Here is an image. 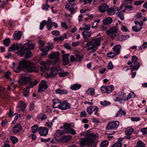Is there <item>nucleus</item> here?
I'll return each mask as SVG.
<instances>
[{
    "mask_svg": "<svg viewBox=\"0 0 147 147\" xmlns=\"http://www.w3.org/2000/svg\"><path fill=\"white\" fill-rule=\"evenodd\" d=\"M117 14L121 20H124V18L123 14L122 13V11H120L117 13Z\"/></svg>",
    "mask_w": 147,
    "mask_h": 147,
    "instance_id": "6e6d98bb",
    "label": "nucleus"
},
{
    "mask_svg": "<svg viewBox=\"0 0 147 147\" xmlns=\"http://www.w3.org/2000/svg\"><path fill=\"white\" fill-rule=\"evenodd\" d=\"M38 83L36 80L34 82H31L30 83L29 86H27L24 89L23 95L25 97H28L29 94L30 88H32L34 86H36Z\"/></svg>",
    "mask_w": 147,
    "mask_h": 147,
    "instance_id": "6e6552de",
    "label": "nucleus"
},
{
    "mask_svg": "<svg viewBox=\"0 0 147 147\" xmlns=\"http://www.w3.org/2000/svg\"><path fill=\"white\" fill-rule=\"evenodd\" d=\"M63 134V132L59 130H57L54 134V138L55 140L58 141H60V137Z\"/></svg>",
    "mask_w": 147,
    "mask_h": 147,
    "instance_id": "a878e982",
    "label": "nucleus"
},
{
    "mask_svg": "<svg viewBox=\"0 0 147 147\" xmlns=\"http://www.w3.org/2000/svg\"><path fill=\"white\" fill-rule=\"evenodd\" d=\"M48 88L47 82L44 80H42L39 85L38 91L42 92Z\"/></svg>",
    "mask_w": 147,
    "mask_h": 147,
    "instance_id": "a211bd4d",
    "label": "nucleus"
},
{
    "mask_svg": "<svg viewBox=\"0 0 147 147\" xmlns=\"http://www.w3.org/2000/svg\"><path fill=\"white\" fill-rule=\"evenodd\" d=\"M109 142L107 140H104L102 141L100 144L101 147H107Z\"/></svg>",
    "mask_w": 147,
    "mask_h": 147,
    "instance_id": "49530a36",
    "label": "nucleus"
},
{
    "mask_svg": "<svg viewBox=\"0 0 147 147\" xmlns=\"http://www.w3.org/2000/svg\"><path fill=\"white\" fill-rule=\"evenodd\" d=\"M98 137L97 134L93 133L88 134L87 136L80 138L79 140V144L81 147L85 146L92 147L94 144V140Z\"/></svg>",
    "mask_w": 147,
    "mask_h": 147,
    "instance_id": "f03ea898",
    "label": "nucleus"
},
{
    "mask_svg": "<svg viewBox=\"0 0 147 147\" xmlns=\"http://www.w3.org/2000/svg\"><path fill=\"white\" fill-rule=\"evenodd\" d=\"M102 37H100L93 39L88 42L86 44V46L88 47V50L92 49L91 53H93L96 51L98 47L100 45L101 41L103 40Z\"/></svg>",
    "mask_w": 147,
    "mask_h": 147,
    "instance_id": "20e7f679",
    "label": "nucleus"
},
{
    "mask_svg": "<svg viewBox=\"0 0 147 147\" xmlns=\"http://www.w3.org/2000/svg\"><path fill=\"white\" fill-rule=\"evenodd\" d=\"M113 19L110 17L106 18L103 20V23L104 25H109L111 24Z\"/></svg>",
    "mask_w": 147,
    "mask_h": 147,
    "instance_id": "7c9ffc66",
    "label": "nucleus"
},
{
    "mask_svg": "<svg viewBox=\"0 0 147 147\" xmlns=\"http://www.w3.org/2000/svg\"><path fill=\"white\" fill-rule=\"evenodd\" d=\"M48 129L45 127H40L38 129V132L40 135L42 136H46L48 132Z\"/></svg>",
    "mask_w": 147,
    "mask_h": 147,
    "instance_id": "412c9836",
    "label": "nucleus"
},
{
    "mask_svg": "<svg viewBox=\"0 0 147 147\" xmlns=\"http://www.w3.org/2000/svg\"><path fill=\"white\" fill-rule=\"evenodd\" d=\"M45 125L47 127L50 128L53 126V123L52 122H47L46 123Z\"/></svg>",
    "mask_w": 147,
    "mask_h": 147,
    "instance_id": "338daca9",
    "label": "nucleus"
},
{
    "mask_svg": "<svg viewBox=\"0 0 147 147\" xmlns=\"http://www.w3.org/2000/svg\"><path fill=\"white\" fill-rule=\"evenodd\" d=\"M30 77L26 76H22L19 80V83L22 85H26L30 80Z\"/></svg>",
    "mask_w": 147,
    "mask_h": 147,
    "instance_id": "f3484780",
    "label": "nucleus"
},
{
    "mask_svg": "<svg viewBox=\"0 0 147 147\" xmlns=\"http://www.w3.org/2000/svg\"><path fill=\"white\" fill-rule=\"evenodd\" d=\"M13 69L16 73H19L20 70L24 68L26 69L28 72H32L35 70V65L30 61L22 59L20 62L19 65L16 67H13Z\"/></svg>",
    "mask_w": 147,
    "mask_h": 147,
    "instance_id": "f257e3e1",
    "label": "nucleus"
},
{
    "mask_svg": "<svg viewBox=\"0 0 147 147\" xmlns=\"http://www.w3.org/2000/svg\"><path fill=\"white\" fill-rule=\"evenodd\" d=\"M19 47V46L18 44H13L9 48V51L11 52L18 49Z\"/></svg>",
    "mask_w": 147,
    "mask_h": 147,
    "instance_id": "4c0bfd02",
    "label": "nucleus"
},
{
    "mask_svg": "<svg viewBox=\"0 0 147 147\" xmlns=\"http://www.w3.org/2000/svg\"><path fill=\"white\" fill-rule=\"evenodd\" d=\"M22 34V31H18L17 32L16 31L13 35V38L14 39L20 40L21 38Z\"/></svg>",
    "mask_w": 147,
    "mask_h": 147,
    "instance_id": "cd10ccee",
    "label": "nucleus"
},
{
    "mask_svg": "<svg viewBox=\"0 0 147 147\" xmlns=\"http://www.w3.org/2000/svg\"><path fill=\"white\" fill-rule=\"evenodd\" d=\"M71 105L66 101L61 102L59 109L63 110L69 109L71 107Z\"/></svg>",
    "mask_w": 147,
    "mask_h": 147,
    "instance_id": "6ab92c4d",
    "label": "nucleus"
},
{
    "mask_svg": "<svg viewBox=\"0 0 147 147\" xmlns=\"http://www.w3.org/2000/svg\"><path fill=\"white\" fill-rule=\"evenodd\" d=\"M82 26V27H80L79 29L80 30L85 31L86 30L88 31L89 30L90 28V24H83Z\"/></svg>",
    "mask_w": 147,
    "mask_h": 147,
    "instance_id": "c9c22d12",
    "label": "nucleus"
},
{
    "mask_svg": "<svg viewBox=\"0 0 147 147\" xmlns=\"http://www.w3.org/2000/svg\"><path fill=\"white\" fill-rule=\"evenodd\" d=\"M38 130V127L36 125H34L32 127V132L33 133H36Z\"/></svg>",
    "mask_w": 147,
    "mask_h": 147,
    "instance_id": "de8ad7c7",
    "label": "nucleus"
},
{
    "mask_svg": "<svg viewBox=\"0 0 147 147\" xmlns=\"http://www.w3.org/2000/svg\"><path fill=\"white\" fill-rule=\"evenodd\" d=\"M134 22L136 24L135 26H133L132 27L133 31L135 32H138L142 28L143 25L142 22H139L138 21H135Z\"/></svg>",
    "mask_w": 147,
    "mask_h": 147,
    "instance_id": "2eb2a0df",
    "label": "nucleus"
},
{
    "mask_svg": "<svg viewBox=\"0 0 147 147\" xmlns=\"http://www.w3.org/2000/svg\"><path fill=\"white\" fill-rule=\"evenodd\" d=\"M51 34L53 35L56 36L59 35L60 32L58 30H55L51 32Z\"/></svg>",
    "mask_w": 147,
    "mask_h": 147,
    "instance_id": "680f3d73",
    "label": "nucleus"
},
{
    "mask_svg": "<svg viewBox=\"0 0 147 147\" xmlns=\"http://www.w3.org/2000/svg\"><path fill=\"white\" fill-rule=\"evenodd\" d=\"M114 87L113 85L107 86L104 85L100 88V89L102 91L108 94L111 93L114 90Z\"/></svg>",
    "mask_w": 147,
    "mask_h": 147,
    "instance_id": "4468645a",
    "label": "nucleus"
},
{
    "mask_svg": "<svg viewBox=\"0 0 147 147\" xmlns=\"http://www.w3.org/2000/svg\"><path fill=\"white\" fill-rule=\"evenodd\" d=\"M64 129L65 133L67 134L70 133L73 135L76 134V131L72 128L71 124L65 123L64 125Z\"/></svg>",
    "mask_w": 147,
    "mask_h": 147,
    "instance_id": "9d476101",
    "label": "nucleus"
},
{
    "mask_svg": "<svg viewBox=\"0 0 147 147\" xmlns=\"http://www.w3.org/2000/svg\"><path fill=\"white\" fill-rule=\"evenodd\" d=\"M38 43L40 45L39 49L42 52L41 54L42 56L46 55H47L48 51L49 49L47 46L44 47V44L41 40H39Z\"/></svg>",
    "mask_w": 147,
    "mask_h": 147,
    "instance_id": "9b49d317",
    "label": "nucleus"
},
{
    "mask_svg": "<svg viewBox=\"0 0 147 147\" xmlns=\"http://www.w3.org/2000/svg\"><path fill=\"white\" fill-rule=\"evenodd\" d=\"M117 55L115 54V53H114L113 52H110L108 53L107 54V56L110 58H114L115 55Z\"/></svg>",
    "mask_w": 147,
    "mask_h": 147,
    "instance_id": "5fc2aeb1",
    "label": "nucleus"
},
{
    "mask_svg": "<svg viewBox=\"0 0 147 147\" xmlns=\"http://www.w3.org/2000/svg\"><path fill=\"white\" fill-rule=\"evenodd\" d=\"M71 137L70 136H63L61 138L60 141L62 142H66L71 140Z\"/></svg>",
    "mask_w": 147,
    "mask_h": 147,
    "instance_id": "473e14b6",
    "label": "nucleus"
},
{
    "mask_svg": "<svg viewBox=\"0 0 147 147\" xmlns=\"http://www.w3.org/2000/svg\"><path fill=\"white\" fill-rule=\"evenodd\" d=\"M134 131V129L131 127H128L125 131V133L127 136L130 135Z\"/></svg>",
    "mask_w": 147,
    "mask_h": 147,
    "instance_id": "a19ab883",
    "label": "nucleus"
},
{
    "mask_svg": "<svg viewBox=\"0 0 147 147\" xmlns=\"http://www.w3.org/2000/svg\"><path fill=\"white\" fill-rule=\"evenodd\" d=\"M22 127L20 125L17 124L14 126L12 128V132L14 134H17L21 132Z\"/></svg>",
    "mask_w": 147,
    "mask_h": 147,
    "instance_id": "b1692460",
    "label": "nucleus"
},
{
    "mask_svg": "<svg viewBox=\"0 0 147 147\" xmlns=\"http://www.w3.org/2000/svg\"><path fill=\"white\" fill-rule=\"evenodd\" d=\"M131 119L133 121H138L140 120V118L138 117H131Z\"/></svg>",
    "mask_w": 147,
    "mask_h": 147,
    "instance_id": "0e129e2a",
    "label": "nucleus"
},
{
    "mask_svg": "<svg viewBox=\"0 0 147 147\" xmlns=\"http://www.w3.org/2000/svg\"><path fill=\"white\" fill-rule=\"evenodd\" d=\"M95 89L92 88H89L86 91L87 94L91 96H93L95 94Z\"/></svg>",
    "mask_w": 147,
    "mask_h": 147,
    "instance_id": "72a5a7b5",
    "label": "nucleus"
},
{
    "mask_svg": "<svg viewBox=\"0 0 147 147\" xmlns=\"http://www.w3.org/2000/svg\"><path fill=\"white\" fill-rule=\"evenodd\" d=\"M10 139L13 144H15L18 142V138L15 136H11Z\"/></svg>",
    "mask_w": 147,
    "mask_h": 147,
    "instance_id": "a18cd8bd",
    "label": "nucleus"
},
{
    "mask_svg": "<svg viewBox=\"0 0 147 147\" xmlns=\"http://www.w3.org/2000/svg\"><path fill=\"white\" fill-rule=\"evenodd\" d=\"M117 29L115 27L111 28L109 30L106 31V34L109 36L113 38L117 36Z\"/></svg>",
    "mask_w": 147,
    "mask_h": 147,
    "instance_id": "ddd939ff",
    "label": "nucleus"
},
{
    "mask_svg": "<svg viewBox=\"0 0 147 147\" xmlns=\"http://www.w3.org/2000/svg\"><path fill=\"white\" fill-rule=\"evenodd\" d=\"M129 37L130 36L129 35H121L118 36L117 35L115 37V39L117 41L122 42L129 38Z\"/></svg>",
    "mask_w": 147,
    "mask_h": 147,
    "instance_id": "5701e85b",
    "label": "nucleus"
},
{
    "mask_svg": "<svg viewBox=\"0 0 147 147\" xmlns=\"http://www.w3.org/2000/svg\"><path fill=\"white\" fill-rule=\"evenodd\" d=\"M144 2L143 1H135L134 3V5H135L139 6L141 5Z\"/></svg>",
    "mask_w": 147,
    "mask_h": 147,
    "instance_id": "052dcab7",
    "label": "nucleus"
},
{
    "mask_svg": "<svg viewBox=\"0 0 147 147\" xmlns=\"http://www.w3.org/2000/svg\"><path fill=\"white\" fill-rule=\"evenodd\" d=\"M34 45L33 43H26L24 46L17 51V53L21 57H23L25 55L26 58H29L31 56L30 50L34 49Z\"/></svg>",
    "mask_w": 147,
    "mask_h": 147,
    "instance_id": "7ed1b4c3",
    "label": "nucleus"
},
{
    "mask_svg": "<svg viewBox=\"0 0 147 147\" xmlns=\"http://www.w3.org/2000/svg\"><path fill=\"white\" fill-rule=\"evenodd\" d=\"M51 73L50 74L51 76H54L58 74L60 77H65L69 74V73L64 71L60 69L59 67H52L51 69Z\"/></svg>",
    "mask_w": 147,
    "mask_h": 147,
    "instance_id": "39448f33",
    "label": "nucleus"
},
{
    "mask_svg": "<svg viewBox=\"0 0 147 147\" xmlns=\"http://www.w3.org/2000/svg\"><path fill=\"white\" fill-rule=\"evenodd\" d=\"M91 32L86 31V30L82 32V35L84 37V40L86 41L91 35Z\"/></svg>",
    "mask_w": 147,
    "mask_h": 147,
    "instance_id": "bb28decb",
    "label": "nucleus"
},
{
    "mask_svg": "<svg viewBox=\"0 0 147 147\" xmlns=\"http://www.w3.org/2000/svg\"><path fill=\"white\" fill-rule=\"evenodd\" d=\"M91 106V110L92 111V113L93 112H95L94 114L96 115H97V112L98 110V107L96 106Z\"/></svg>",
    "mask_w": 147,
    "mask_h": 147,
    "instance_id": "c03bdc74",
    "label": "nucleus"
},
{
    "mask_svg": "<svg viewBox=\"0 0 147 147\" xmlns=\"http://www.w3.org/2000/svg\"><path fill=\"white\" fill-rule=\"evenodd\" d=\"M121 29L122 31L124 32H127L128 30V28L125 26H122L121 27Z\"/></svg>",
    "mask_w": 147,
    "mask_h": 147,
    "instance_id": "69168bd1",
    "label": "nucleus"
},
{
    "mask_svg": "<svg viewBox=\"0 0 147 147\" xmlns=\"http://www.w3.org/2000/svg\"><path fill=\"white\" fill-rule=\"evenodd\" d=\"M124 97H122L121 96H114L113 99L115 101L118 102H121L122 100H124Z\"/></svg>",
    "mask_w": 147,
    "mask_h": 147,
    "instance_id": "79ce46f5",
    "label": "nucleus"
},
{
    "mask_svg": "<svg viewBox=\"0 0 147 147\" xmlns=\"http://www.w3.org/2000/svg\"><path fill=\"white\" fill-rule=\"evenodd\" d=\"M70 55L69 53L62 55V63L64 65H68L69 63V57Z\"/></svg>",
    "mask_w": 147,
    "mask_h": 147,
    "instance_id": "aec40b11",
    "label": "nucleus"
},
{
    "mask_svg": "<svg viewBox=\"0 0 147 147\" xmlns=\"http://www.w3.org/2000/svg\"><path fill=\"white\" fill-rule=\"evenodd\" d=\"M10 41L9 38H7L3 41V43L6 47L9 46L10 43Z\"/></svg>",
    "mask_w": 147,
    "mask_h": 147,
    "instance_id": "864d4df0",
    "label": "nucleus"
},
{
    "mask_svg": "<svg viewBox=\"0 0 147 147\" xmlns=\"http://www.w3.org/2000/svg\"><path fill=\"white\" fill-rule=\"evenodd\" d=\"M35 105L34 103L33 102H31L30 106L29 109L30 110H33L35 108Z\"/></svg>",
    "mask_w": 147,
    "mask_h": 147,
    "instance_id": "774afa93",
    "label": "nucleus"
},
{
    "mask_svg": "<svg viewBox=\"0 0 147 147\" xmlns=\"http://www.w3.org/2000/svg\"><path fill=\"white\" fill-rule=\"evenodd\" d=\"M65 38H67V34L66 33L64 34L63 35L59 37H56L54 38L53 40L55 41H62Z\"/></svg>",
    "mask_w": 147,
    "mask_h": 147,
    "instance_id": "2f4dec72",
    "label": "nucleus"
},
{
    "mask_svg": "<svg viewBox=\"0 0 147 147\" xmlns=\"http://www.w3.org/2000/svg\"><path fill=\"white\" fill-rule=\"evenodd\" d=\"M53 107L54 108H59V106H60L61 102L59 99L56 98L53 99Z\"/></svg>",
    "mask_w": 147,
    "mask_h": 147,
    "instance_id": "c85d7f7f",
    "label": "nucleus"
},
{
    "mask_svg": "<svg viewBox=\"0 0 147 147\" xmlns=\"http://www.w3.org/2000/svg\"><path fill=\"white\" fill-rule=\"evenodd\" d=\"M55 92L57 94H66L68 93V91L65 89L60 90L59 89H57L56 90Z\"/></svg>",
    "mask_w": 147,
    "mask_h": 147,
    "instance_id": "ea45409f",
    "label": "nucleus"
},
{
    "mask_svg": "<svg viewBox=\"0 0 147 147\" xmlns=\"http://www.w3.org/2000/svg\"><path fill=\"white\" fill-rule=\"evenodd\" d=\"M59 53L58 52H52L49 55V58L53 59L52 64L54 65H59L61 62V60L59 58Z\"/></svg>",
    "mask_w": 147,
    "mask_h": 147,
    "instance_id": "0eeeda50",
    "label": "nucleus"
},
{
    "mask_svg": "<svg viewBox=\"0 0 147 147\" xmlns=\"http://www.w3.org/2000/svg\"><path fill=\"white\" fill-rule=\"evenodd\" d=\"M81 85L80 84H75L70 86V88L73 90H76L80 88Z\"/></svg>",
    "mask_w": 147,
    "mask_h": 147,
    "instance_id": "f704fd0d",
    "label": "nucleus"
},
{
    "mask_svg": "<svg viewBox=\"0 0 147 147\" xmlns=\"http://www.w3.org/2000/svg\"><path fill=\"white\" fill-rule=\"evenodd\" d=\"M107 13L109 15H114L116 12L115 10L113 7H111L110 8L109 7L107 10Z\"/></svg>",
    "mask_w": 147,
    "mask_h": 147,
    "instance_id": "58836bf2",
    "label": "nucleus"
},
{
    "mask_svg": "<svg viewBox=\"0 0 147 147\" xmlns=\"http://www.w3.org/2000/svg\"><path fill=\"white\" fill-rule=\"evenodd\" d=\"M46 25L48 30H50L51 29L53 26V22L47 23Z\"/></svg>",
    "mask_w": 147,
    "mask_h": 147,
    "instance_id": "13d9d810",
    "label": "nucleus"
},
{
    "mask_svg": "<svg viewBox=\"0 0 147 147\" xmlns=\"http://www.w3.org/2000/svg\"><path fill=\"white\" fill-rule=\"evenodd\" d=\"M65 7L66 9L69 10L71 13H74L77 9L75 4L74 3L72 4L69 3L66 5Z\"/></svg>",
    "mask_w": 147,
    "mask_h": 147,
    "instance_id": "dca6fc26",
    "label": "nucleus"
},
{
    "mask_svg": "<svg viewBox=\"0 0 147 147\" xmlns=\"http://www.w3.org/2000/svg\"><path fill=\"white\" fill-rule=\"evenodd\" d=\"M121 46L120 45H115L113 48V50L115 52V54L118 55L120 54V50Z\"/></svg>",
    "mask_w": 147,
    "mask_h": 147,
    "instance_id": "c756f323",
    "label": "nucleus"
},
{
    "mask_svg": "<svg viewBox=\"0 0 147 147\" xmlns=\"http://www.w3.org/2000/svg\"><path fill=\"white\" fill-rule=\"evenodd\" d=\"M109 8V6L106 4L103 3L100 4L98 6L99 11L101 13L105 12Z\"/></svg>",
    "mask_w": 147,
    "mask_h": 147,
    "instance_id": "4be33fe9",
    "label": "nucleus"
},
{
    "mask_svg": "<svg viewBox=\"0 0 147 147\" xmlns=\"http://www.w3.org/2000/svg\"><path fill=\"white\" fill-rule=\"evenodd\" d=\"M140 131L142 133L143 135L147 134V127L143 128L140 129Z\"/></svg>",
    "mask_w": 147,
    "mask_h": 147,
    "instance_id": "e2e57ef3",
    "label": "nucleus"
},
{
    "mask_svg": "<svg viewBox=\"0 0 147 147\" xmlns=\"http://www.w3.org/2000/svg\"><path fill=\"white\" fill-rule=\"evenodd\" d=\"M100 21L99 19L95 20L94 22L92 24V27L93 28H96L98 24V23Z\"/></svg>",
    "mask_w": 147,
    "mask_h": 147,
    "instance_id": "09e8293b",
    "label": "nucleus"
},
{
    "mask_svg": "<svg viewBox=\"0 0 147 147\" xmlns=\"http://www.w3.org/2000/svg\"><path fill=\"white\" fill-rule=\"evenodd\" d=\"M126 112L125 111L123 110L121 108H120L119 111L115 116V117H121L122 115L125 116Z\"/></svg>",
    "mask_w": 147,
    "mask_h": 147,
    "instance_id": "e433bc0d",
    "label": "nucleus"
},
{
    "mask_svg": "<svg viewBox=\"0 0 147 147\" xmlns=\"http://www.w3.org/2000/svg\"><path fill=\"white\" fill-rule=\"evenodd\" d=\"M137 57L134 55L132 57L131 61L127 63V64L131 67L130 69L131 72L137 70L140 67V63L137 62Z\"/></svg>",
    "mask_w": 147,
    "mask_h": 147,
    "instance_id": "423d86ee",
    "label": "nucleus"
},
{
    "mask_svg": "<svg viewBox=\"0 0 147 147\" xmlns=\"http://www.w3.org/2000/svg\"><path fill=\"white\" fill-rule=\"evenodd\" d=\"M47 24V21L46 20H43L40 24L39 29L40 30L43 29L45 25Z\"/></svg>",
    "mask_w": 147,
    "mask_h": 147,
    "instance_id": "8fccbe9b",
    "label": "nucleus"
},
{
    "mask_svg": "<svg viewBox=\"0 0 147 147\" xmlns=\"http://www.w3.org/2000/svg\"><path fill=\"white\" fill-rule=\"evenodd\" d=\"M119 124V121H113L109 122L106 127V129H115L117 128Z\"/></svg>",
    "mask_w": 147,
    "mask_h": 147,
    "instance_id": "1a4fd4ad",
    "label": "nucleus"
},
{
    "mask_svg": "<svg viewBox=\"0 0 147 147\" xmlns=\"http://www.w3.org/2000/svg\"><path fill=\"white\" fill-rule=\"evenodd\" d=\"M134 9L133 6L131 5H127L125 6V9L127 11L132 10Z\"/></svg>",
    "mask_w": 147,
    "mask_h": 147,
    "instance_id": "4d7b16f0",
    "label": "nucleus"
},
{
    "mask_svg": "<svg viewBox=\"0 0 147 147\" xmlns=\"http://www.w3.org/2000/svg\"><path fill=\"white\" fill-rule=\"evenodd\" d=\"M122 143L120 142H118L115 143L111 147H122Z\"/></svg>",
    "mask_w": 147,
    "mask_h": 147,
    "instance_id": "bf43d9fd",
    "label": "nucleus"
},
{
    "mask_svg": "<svg viewBox=\"0 0 147 147\" xmlns=\"http://www.w3.org/2000/svg\"><path fill=\"white\" fill-rule=\"evenodd\" d=\"M83 57L84 56L80 54H76L74 56L71 55L70 57V60L72 62L74 61L79 62L81 61Z\"/></svg>",
    "mask_w": 147,
    "mask_h": 147,
    "instance_id": "f8f14e48",
    "label": "nucleus"
},
{
    "mask_svg": "<svg viewBox=\"0 0 147 147\" xmlns=\"http://www.w3.org/2000/svg\"><path fill=\"white\" fill-rule=\"evenodd\" d=\"M135 147H145V144L141 141H138L137 142L136 146Z\"/></svg>",
    "mask_w": 147,
    "mask_h": 147,
    "instance_id": "3c124183",
    "label": "nucleus"
},
{
    "mask_svg": "<svg viewBox=\"0 0 147 147\" xmlns=\"http://www.w3.org/2000/svg\"><path fill=\"white\" fill-rule=\"evenodd\" d=\"M11 73L9 71H6L5 73L3 78L8 80H11V79L10 77L11 76Z\"/></svg>",
    "mask_w": 147,
    "mask_h": 147,
    "instance_id": "37998d69",
    "label": "nucleus"
},
{
    "mask_svg": "<svg viewBox=\"0 0 147 147\" xmlns=\"http://www.w3.org/2000/svg\"><path fill=\"white\" fill-rule=\"evenodd\" d=\"M26 103L22 101L19 102L17 106V108L20 109V111L24 112L26 108Z\"/></svg>",
    "mask_w": 147,
    "mask_h": 147,
    "instance_id": "393cba45",
    "label": "nucleus"
},
{
    "mask_svg": "<svg viewBox=\"0 0 147 147\" xmlns=\"http://www.w3.org/2000/svg\"><path fill=\"white\" fill-rule=\"evenodd\" d=\"M100 103L101 105L105 106H108L111 105V102L109 101L105 100H104L103 101H100Z\"/></svg>",
    "mask_w": 147,
    "mask_h": 147,
    "instance_id": "603ef678",
    "label": "nucleus"
}]
</instances>
